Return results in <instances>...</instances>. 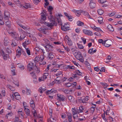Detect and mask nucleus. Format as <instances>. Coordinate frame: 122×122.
<instances>
[{"label":"nucleus","mask_w":122,"mask_h":122,"mask_svg":"<svg viewBox=\"0 0 122 122\" xmlns=\"http://www.w3.org/2000/svg\"><path fill=\"white\" fill-rule=\"evenodd\" d=\"M53 7L51 6H50L48 8V10L50 14L48 16V18L49 20L50 21L51 23H46V22H44L43 23L46 25H49L50 26H52L54 25V18L53 16L52 15V11L53 9Z\"/></svg>","instance_id":"nucleus-1"},{"label":"nucleus","mask_w":122,"mask_h":122,"mask_svg":"<svg viewBox=\"0 0 122 122\" xmlns=\"http://www.w3.org/2000/svg\"><path fill=\"white\" fill-rule=\"evenodd\" d=\"M62 16L61 14H56L55 15V19L54 20L57 21L59 25L62 24V21L60 18V17ZM54 23V25L56 24L55 20Z\"/></svg>","instance_id":"nucleus-2"},{"label":"nucleus","mask_w":122,"mask_h":122,"mask_svg":"<svg viewBox=\"0 0 122 122\" xmlns=\"http://www.w3.org/2000/svg\"><path fill=\"white\" fill-rule=\"evenodd\" d=\"M44 41H46V43H47V45L45 46V47L47 51L49 52V51L50 52L51 51H53V46L48 44L49 43V41L47 39H45Z\"/></svg>","instance_id":"nucleus-3"},{"label":"nucleus","mask_w":122,"mask_h":122,"mask_svg":"<svg viewBox=\"0 0 122 122\" xmlns=\"http://www.w3.org/2000/svg\"><path fill=\"white\" fill-rule=\"evenodd\" d=\"M76 58L79 60L81 62H83L84 60L82 56V55L80 52H77V55L75 56Z\"/></svg>","instance_id":"nucleus-4"},{"label":"nucleus","mask_w":122,"mask_h":122,"mask_svg":"<svg viewBox=\"0 0 122 122\" xmlns=\"http://www.w3.org/2000/svg\"><path fill=\"white\" fill-rule=\"evenodd\" d=\"M10 33H11L13 35H16V36L15 37L16 38H17L18 37H18L19 39H20V40H22L23 39L25 38L26 36L23 33L21 34L20 36H19L18 35L17 33H14L13 32H11Z\"/></svg>","instance_id":"nucleus-5"},{"label":"nucleus","mask_w":122,"mask_h":122,"mask_svg":"<svg viewBox=\"0 0 122 122\" xmlns=\"http://www.w3.org/2000/svg\"><path fill=\"white\" fill-rule=\"evenodd\" d=\"M60 25H61V29L62 30L66 31L69 30V25L67 24H65L64 25H63L62 23V24Z\"/></svg>","instance_id":"nucleus-6"},{"label":"nucleus","mask_w":122,"mask_h":122,"mask_svg":"<svg viewBox=\"0 0 122 122\" xmlns=\"http://www.w3.org/2000/svg\"><path fill=\"white\" fill-rule=\"evenodd\" d=\"M57 97L59 100L62 102L65 101V97L63 95L60 94H57Z\"/></svg>","instance_id":"nucleus-7"},{"label":"nucleus","mask_w":122,"mask_h":122,"mask_svg":"<svg viewBox=\"0 0 122 122\" xmlns=\"http://www.w3.org/2000/svg\"><path fill=\"white\" fill-rule=\"evenodd\" d=\"M83 31L85 34L89 36H92L93 34L92 32L90 30L84 29L83 30Z\"/></svg>","instance_id":"nucleus-8"},{"label":"nucleus","mask_w":122,"mask_h":122,"mask_svg":"<svg viewBox=\"0 0 122 122\" xmlns=\"http://www.w3.org/2000/svg\"><path fill=\"white\" fill-rule=\"evenodd\" d=\"M56 90L54 89H52L50 90H47L46 92V95L51 94L55 93L56 92Z\"/></svg>","instance_id":"nucleus-9"},{"label":"nucleus","mask_w":122,"mask_h":122,"mask_svg":"<svg viewBox=\"0 0 122 122\" xmlns=\"http://www.w3.org/2000/svg\"><path fill=\"white\" fill-rule=\"evenodd\" d=\"M89 5L91 9L94 8L96 6V3L93 1H90Z\"/></svg>","instance_id":"nucleus-10"},{"label":"nucleus","mask_w":122,"mask_h":122,"mask_svg":"<svg viewBox=\"0 0 122 122\" xmlns=\"http://www.w3.org/2000/svg\"><path fill=\"white\" fill-rule=\"evenodd\" d=\"M46 13L44 12L41 14V18L42 20H43V21H44L46 19Z\"/></svg>","instance_id":"nucleus-11"},{"label":"nucleus","mask_w":122,"mask_h":122,"mask_svg":"<svg viewBox=\"0 0 122 122\" xmlns=\"http://www.w3.org/2000/svg\"><path fill=\"white\" fill-rule=\"evenodd\" d=\"M88 100V99L86 97L82 98L81 97L79 99V101L80 102H81L83 103H85L87 102V101Z\"/></svg>","instance_id":"nucleus-12"},{"label":"nucleus","mask_w":122,"mask_h":122,"mask_svg":"<svg viewBox=\"0 0 122 122\" xmlns=\"http://www.w3.org/2000/svg\"><path fill=\"white\" fill-rule=\"evenodd\" d=\"M23 50L21 49L19 50H17L16 51V55L17 57H19L22 53H23L22 51Z\"/></svg>","instance_id":"nucleus-13"},{"label":"nucleus","mask_w":122,"mask_h":122,"mask_svg":"<svg viewBox=\"0 0 122 122\" xmlns=\"http://www.w3.org/2000/svg\"><path fill=\"white\" fill-rule=\"evenodd\" d=\"M48 56L47 58L48 59L51 60L54 58V56L53 55L52 53L51 52H49L48 53Z\"/></svg>","instance_id":"nucleus-14"},{"label":"nucleus","mask_w":122,"mask_h":122,"mask_svg":"<svg viewBox=\"0 0 122 122\" xmlns=\"http://www.w3.org/2000/svg\"><path fill=\"white\" fill-rule=\"evenodd\" d=\"M18 41L16 40H13L12 41V43L11 45L13 47H14L17 45Z\"/></svg>","instance_id":"nucleus-15"},{"label":"nucleus","mask_w":122,"mask_h":122,"mask_svg":"<svg viewBox=\"0 0 122 122\" xmlns=\"http://www.w3.org/2000/svg\"><path fill=\"white\" fill-rule=\"evenodd\" d=\"M9 43V38L7 37H5L4 38V45L5 46H7Z\"/></svg>","instance_id":"nucleus-16"},{"label":"nucleus","mask_w":122,"mask_h":122,"mask_svg":"<svg viewBox=\"0 0 122 122\" xmlns=\"http://www.w3.org/2000/svg\"><path fill=\"white\" fill-rule=\"evenodd\" d=\"M48 27H49V29L50 30H51L52 29V27L54 25L52 26H50L49 25H48ZM46 29L45 30H44V31L43 32V33L44 34H46L47 35H48L50 33V31L48 30V29Z\"/></svg>","instance_id":"nucleus-17"},{"label":"nucleus","mask_w":122,"mask_h":122,"mask_svg":"<svg viewBox=\"0 0 122 122\" xmlns=\"http://www.w3.org/2000/svg\"><path fill=\"white\" fill-rule=\"evenodd\" d=\"M67 118L69 121L70 122H73L72 120V116L71 113H68L67 114Z\"/></svg>","instance_id":"nucleus-18"},{"label":"nucleus","mask_w":122,"mask_h":122,"mask_svg":"<svg viewBox=\"0 0 122 122\" xmlns=\"http://www.w3.org/2000/svg\"><path fill=\"white\" fill-rule=\"evenodd\" d=\"M24 111L26 115L27 116H29L30 115V112L29 110L26 108L25 107H24Z\"/></svg>","instance_id":"nucleus-19"},{"label":"nucleus","mask_w":122,"mask_h":122,"mask_svg":"<svg viewBox=\"0 0 122 122\" xmlns=\"http://www.w3.org/2000/svg\"><path fill=\"white\" fill-rule=\"evenodd\" d=\"M66 68L69 70H74L75 69V67L74 66H73L68 65L66 66Z\"/></svg>","instance_id":"nucleus-20"},{"label":"nucleus","mask_w":122,"mask_h":122,"mask_svg":"<svg viewBox=\"0 0 122 122\" xmlns=\"http://www.w3.org/2000/svg\"><path fill=\"white\" fill-rule=\"evenodd\" d=\"M72 112L73 114H79V112L78 111V110L77 108H72Z\"/></svg>","instance_id":"nucleus-21"},{"label":"nucleus","mask_w":122,"mask_h":122,"mask_svg":"<svg viewBox=\"0 0 122 122\" xmlns=\"http://www.w3.org/2000/svg\"><path fill=\"white\" fill-rule=\"evenodd\" d=\"M75 72L76 73L77 75L79 76H82L83 75L84 73L81 72L79 70H76L75 71Z\"/></svg>","instance_id":"nucleus-22"},{"label":"nucleus","mask_w":122,"mask_h":122,"mask_svg":"<svg viewBox=\"0 0 122 122\" xmlns=\"http://www.w3.org/2000/svg\"><path fill=\"white\" fill-rule=\"evenodd\" d=\"M2 56L4 59L5 60H6L7 58H9V55L5 54V53L2 55Z\"/></svg>","instance_id":"nucleus-23"},{"label":"nucleus","mask_w":122,"mask_h":122,"mask_svg":"<svg viewBox=\"0 0 122 122\" xmlns=\"http://www.w3.org/2000/svg\"><path fill=\"white\" fill-rule=\"evenodd\" d=\"M107 28L110 31H114V29L112 27V26L110 25H108L107 27Z\"/></svg>","instance_id":"nucleus-24"},{"label":"nucleus","mask_w":122,"mask_h":122,"mask_svg":"<svg viewBox=\"0 0 122 122\" xmlns=\"http://www.w3.org/2000/svg\"><path fill=\"white\" fill-rule=\"evenodd\" d=\"M21 7L26 9H27L28 8L30 7V5L29 4H26L25 5H22Z\"/></svg>","instance_id":"nucleus-25"},{"label":"nucleus","mask_w":122,"mask_h":122,"mask_svg":"<svg viewBox=\"0 0 122 122\" xmlns=\"http://www.w3.org/2000/svg\"><path fill=\"white\" fill-rule=\"evenodd\" d=\"M5 24L9 28L11 27V22L9 21H5Z\"/></svg>","instance_id":"nucleus-26"},{"label":"nucleus","mask_w":122,"mask_h":122,"mask_svg":"<svg viewBox=\"0 0 122 122\" xmlns=\"http://www.w3.org/2000/svg\"><path fill=\"white\" fill-rule=\"evenodd\" d=\"M77 77H76V74L74 76L69 78L68 79V80L70 81H71L73 80V79L74 78L75 79H76V78Z\"/></svg>","instance_id":"nucleus-27"},{"label":"nucleus","mask_w":122,"mask_h":122,"mask_svg":"<svg viewBox=\"0 0 122 122\" xmlns=\"http://www.w3.org/2000/svg\"><path fill=\"white\" fill-rule=\"evenodd\" d=\"M107 40V41L106 43L105 44V46L107 47H108L111 45L110 43L111 41H110Z\"/></svg>","instance_id":"nucleus-28"},{"label":"nucleus","mask_w":122,"mask_h":122,"mask_svg":"<svg viewBox=\"0 0 122 122\" xmlns=\"http://www.w3.org/2000/svg\"><path fill=\"white\" fill-rule=\"evenodd\" d=\"M6 86L7 87H8L11 91H13L15 90V88L9 85H7Z\"/></svg>","instance_id":"nucleus-29"},{"label":"nucleus","mask_w":122,"mask_h":122,"mask_svg":"<svg viewBox=\"0 0 122 122\" xmlns=\"http://www.w3.org/2000/svg\"><path fill=\"white\" fill-rule=\"evenodd\" d=\"M77 24L78 26H83L84 24L83 22L80 21H79L77 22Z\"/></svg>","instance_id":"nucleus-30"},{"label":"nucleus","mask_w":122,"mask_h":122,"mask_svg":"<svg viewBox=\"0 0 122 122\" xmlns=\"http://www.w3.org/2000/svg\"><path fill=\"white\" fill-rule=\"evenodd\" d=\"M11 71L13 73V75L14 76L15 75V67H13L11 68Z\"/></svg>","instance_id":"nucleus-31"},{"label":"nucleus","mask_w":122,"mask_h":122,"mask_svg":"<svg viewBox=\"0 0 122 122\" xmlns=\"http://www.w3.org/2000/svg\"><path fill=\"white\" fill-rule=\"evenodd\" d=\"M79 113L80 112H82V111L84 110V109L83 108V106H80L79 108V109H77Z\"/></svg>","instance_id":"nucleus-32"},{"label":"nucleus","mask_w":122,"mask_h":122,"mask_svg":"<svg viewBox=\"0 0 122 122\" xmlns=\"http://www.w3.org/2000/svg\"><path fill=\"white\" fill-rule=\"evenodd\" d=\"M4 15L5 16H10V14L7 10H5Z\"/></svg>","instance_id":"nucleus-33"},{"label":"nucleus","mask_w":122,"mask_h":122,"mask_svg":"<svg viewBox=\"0 0 122 122\" xmlns=\"http://www.w3.org/2000/svg\"><path fill=\"white\" fill-rule=\"evenodd\" d=\"M84 15L87 18H89L91 19V17L90 15L87 12H84Z\"/></svg>","instance_id":"nucleus-34"},{"label":"nucleus","mask_w":122,"mask_h":122,"mask_svg":"<svg viewBox=\"0 0 122 122\" xmlns=\"http://www.w3.org/2000/svg\"><path fill=\"white\" fill-rule=\"evenodd\" d=\"M39 57V60H40V61H43V60L44 58V56L43 55H41L38 56Z\"/></svg>","instance_id":"nucleus-35"},{"label":"nucleus","mask_w":122,"mask_h":122,"mask_svg":"<svg viewBox=\"0 0 122 122\" xmlns=\"http://www.w3.org/2000/svg\"><path fill=\"white\" fill-rule=\"evenodd\" d=\"M103 18L101 17H99L98 18V21L99 23L101 24L103 22Z\"/></svg>","instance_id":"nucleus-36"},{"label":"nucleus","mask_w":122,"mask_h":122,"mask_svg":"<svg viewBox=\"0 0 122 122\" xmlns=\"http://www.w3.org/2000/svg\"><path fill=\"white\" fill-rule=\"evenodd\" d=\"M49 74L47 73H44L43 75L42 76L44 79H46L47 78V77L48 76Z\"/></svg>","instance_id":"nucleus-37"},{"label":"nucleus","mask_w":122,"mask_h":122,"mask_svg":"<svg viewBox=\"0 0 122 122\" xmlns=\"http://www.w3.org/2000/svg\"><path fill=\"white\" fill-rule=\"evenodd\" d=\"M97 12L99 15H101L104 12L103 10H102L99 9L97 10Z\"/></svg>","instance_id":"nucleus-38"},{"label":"nucleus","mask_w":122,"mask_h":122,"mask_svg":"<svg viewBox=\"0 0 122 122\" xmlns=\"http://www.w3.org/2000/svg\"><path fill=\"white\" fill-rule=\"evenodd\" d=\"M68 99L70 102H72L74 99V97L73 96H68Z\"/></svg>","instance_id":"nucleus-39"},{"label":"nucleus","mask_w":122,"mask_h":122,"mask_svg":"<svg viewBox=\"0 0 122 122\" xmlns=\"http://www.w3.org/2000/svg\"><path fill=\"white\" fill-rule=\"evenodd\" d=\"M32 111L33 116L34 117L36 116L37 115V113L36 111L34 109H32Z\"/></svg>","instance_id":"nucleus-40"},{"label":"nucleus","mask_w":122,"mask_h":122,"mask_svg":"<svg viewBox=\"0 0 122 122\" xmlns=\"http://www.w3.org/2000/svg\"><path fill=\"white\" fill-rule=\"evenodd\" d=\"M6 52H7L9 54L11 53L12 52L10 49L8 48H7L6 49Z\"/></svg>","instance_id":"nucleus-41"},{"label":"nucleus","mask_w":122,"mask_h":122,"mask_svg":"<svg viewBox=\"0 0 122 122\" xmlns=\"http://www.w3.org/2000/svg\"><path fill=\"white\" fill-rule=\"evenodd\" d=\"M69 21H71L73 20V17L70 15H69L67 17Z\"/></svg>","instance_id":"nucleus-42"},{"label":"nucleus","mask_w":122,"mask_h":122,"mask_svg":"<svg viewBox=\"0 0 122 122\" xmlns=\"http://www.w3.org/2000/svg\"><path fill=\"white\" fill-rule=\"evenodd\" d=\"M81 12L79 11H76L75 14L76 15L78 16L81 14Z\"/></svg>","instance_id":"nucleus-43"},{"label":"nucleus","mask_w":122,"mask_h":122,"mask_svg":"<svg viewBox=\"0 0 122 122\" xmlns=\"http://www.w3.org/2000/svg\"><path fill=\"white\" fill-rule=\"evenodd\" d=\"M46 29V28L43 27H41L39 29V30L41 31V32L43 33Z\"/></svg>","instance_id":"nucleus-44"},{"label":"nucleus","mask_w":122,"mask_h":122,"mask_svg":"<svg viewBox=\"0 0 122 122\" xmlns=\"http://www.w3.org/2000/svg\"><path fill=\"white\" fill-rule=\"evenodd\" d=\"M73 117L74 119H77L78 118L77 114H73Z\"/></svg>","instance_id":"nucleus-45"},{"label":"nucleus","mask_w":122,"mask_h":122,"mask_svg":"<svg viewBox=\"0 0 122 122\" xmlns=\"http://www.w3.org/2000/svg\"><path fill=\"white\" fill-rule=\"evenodd\" d=\"M64 39L65 40H66L67 41V40L68 41H70L71 40V39L67 36H65L64 38Z\"/></svg>","instance_id":"nucleus-46"},{"label":"nucleus","mask_w":122,"mask_h":122,"mask_svg":"<svg viewBox=\"0 0 122 122\" xmlns=\"http://www.w3.org/2000/svg\"><path fill=\"white\" fill-rule=\"evenodd\" d=\"M39 56H37L35 58V60H34V61H36L37 62H38L40 61V60H39Z\"/></svg>","instance_id":"nucleus-47"},{"label":"nucleus","mask_w":122,"mask_h":122,"mask_svg":"<svg viewBox=\"0 0 122 122\" xmlns=\"http://www.w3.org/2000/svg\"><path fill=\"white\" fill-rule=\"evenodd\" d=\"M19 68L21 70H22L24 68V67L22 64H20L19 66Z\"/></svg>","instance_id":"nucleus-48"},{"label":"nucleus","mask_w":122,"mask_h":122,"mask_svg":"<svg viewBox=\"0 0 122 122\" xmlns=\"http://www.w3.org/2000/svg\"><path fill=\"white\" fill-rule=\"evenodd\" d=\"M44 79L43 78V77L42 76L39 77L38 79V81L39 82H41L42 81H44Z\"/></svg>","instance_id":"nucleus-49"},{"label":"nucleus","mask_w":122,"mask_h":122,"mask_svg":"<svg viewBox=\"0 0 122 122\" xmlns=\"http://www.w3.org/2000/svg\"><path fill=\"white\" fill-rule=\"evenodd\" d=\"M77 45L78 46V48L80 49H83V47L82 45L79 44L78 43H77Z\"/></svg>","instance_id":"nucleus-50"},{"label":"nucleus","mask_w":122,"mask_h":122,"mask_svg":"<svg viewBox=\"0 0 122 122\" xmlns=\"http://www.w3.org/2000/svg\"><path fill=\"white\" fill-rule=\"evenodd\" d=\"M18 25L20 26L22 28L24 29L25 30L26 29V27L22 25L21 24H19Z\"/></svg>","instance_id":"nucleus-51"},{"label":"nucleus","mask_w":122,"mask_h":122,"mask_svg":"<svg viewBox=\"0 0 122 122\" xmlns=\"http://www.w3.org/2000/svg\"><path fill=\"white\" fill-rule=\"evenodd\" d=\"M18 112L19 115H21L22 117H23L24 113L23 112H22V111H18Z\"/></svg>","instance_id":"nucleus-52"},{"label":"nucleus","mask_w":122,"mask_h":122,"mask_svg":"<svg viewBox=\"0 0 122 122\" xmlns=\"http://www.w3.org/2000/svg\"><path fill=\"white\" fill-rule=\"evenodd\" d=\"M65 84L66 87H69L71 86H72V84H71L70 83H66Z\"/></svg>","instance_id":"nucleus-53"},{"label":"nucleus","mask_w":122,"mask_h":122,"mask_svg":"<svg viewBox=\"0 0 122 122\" xmlns=\"http://www.w3.org/2000/svg\"><path fill=\"white\" fill-rule=\"evenodd\" d=\"M102 85L103 86L105 89V88H107L108 86L107 84L106 83H102Z\"/></svg>","instance_id":"nucleus-54"},{"label":"nucleus","mask_w":122,"mask_h":122,"mask_svg":"<svg viewBox=\"0 0 122 122\" xmlns=\"http://www.w3.org/2000/svg\"><path fill=\"white\" fill-rule=\"evenodd\" d=\"M50 121L51 122H55L56 121V119L55 118L51 117L50 118Z\"/></svg>","instance_id":"nucleus-55"},{"label":"nucleus","mask_w":122,"mask_h":122,"mask_svg":"<svg viewBox=\"0 0 122 122\" xmlns=\"http://www.w3.org/2000/svg\"><path fill=\"white\" fill-rule=\"evenodd\" d=\"M27 69L28 70L30 71L31 70H33V67H30V65H28Z\"/></svg>","instance_id":"nucleus-56"},{"label":"nucleus","mask_w":122,"mask_h":122,"mask_svg":"<svg viewBox=\"0 0 122 122\" xmlns=\"http://www.w3.org/2000/svg\"><path fill=\"white\" fill-rule=\"evenodd\" d=\"M34 78H35L34 79L33 82L34 83L36 84L37 82V79L36 78V77L35 76H34Z\"/></svg>","instance_id":"nucleus-57"},{"label":"nucleus","mask_w":122,"mask_h":122,"mask_svg":"<svg viewBox=\"0 0 122 122\" xmlns=\"http://www.w3.org/2000/svg\"><path fill=\"white\" fill-rule=\"evenodd\" d=\"M15 98L16 99L18 100H20L21 99L20 96V95H19L15 97Z\"/></svg>","instance_id":"nucleus-58"},{"label":"nucleus","mask_w":122,"mask_h":122,"mask_svg":"<svg viewBox=\"0 0 122 122\" xmlns=\"http://www.w3.org/2000/svg\"><path fill=\"white\" fill-rule=\"evenodd\" d=\"M108 120L111 122H112L113 121V118L110 116H109L108 117Z\"/></svg>","instance_id":"nucleus-59"},{"label":"nucleus","mask_w":122,"mask_h":122,"mask_svg":"<svg viewBox=\"0 0 122 122\" xmlns=\"http://www.w3.org/2000/svg\"><path fill=\"white\" fill-rule=\"evenodd\" d=\"M81 39L82 41L83 42V43L84 44H85L86 43V39L85 38L83 37H81Z\"/></svg>","instance_id":"nucleus-60"},{"label":"nucleus","mask_w":122,"mask_h":122,"mask_svg":"<svg viewBox=\"0 0 122 122\" xmlns=\"http://www.w3.org/2000/svg\"><path fill=\"white\" fill-rule=\"evenodd\" d=\"M67 43L68 45L70 46H71L72 45L73 43L71 40L70 41H69L67 42Z\"/></svg>","instance_id":"nucleus-61"},{"label":"nucleus","mask_w":122,"mask_h":122,"mask_svg":"<svg viewBox=\"0 0 122 122\" xmlns=\"http://www.w3.org/2000/svg\"><path fill=\"white\" fill-rule=\"evenodd\" d=\"M1 92L2 95H3L4 96H5V92L4 88L2 90Z\"/></svg>","instance_id":"nucleus-62"},{"label":"nucleus","mask_w":122,"mask_h":122,"mask_svg":"<svg viewBox=\"0 0 122 122\" xmlns=\"http://www.w3.org/2000/svg\"><path fill=\"white\" fill-rule=\"evenodd\" d=\"M23 43L26 44L28 45L30 43V41L29 40H26L25 42H24Z\"/></svg>","instance_id":"nucleus-63"},{"label":"nucleus","mask_w":122,"mask_h":122,"mask_svg":"<svg viewBox=\"0 0 122 122\" xmlns=\"http://www.w3.org/2000/svg\"><path fill=\"white\" fill-rule=\"evenodd\" d=\"M90 27L93 30H95L96 28V27L95 25L92 24L91 25Z\"/></svg>","instance_id":"nucleus-64"}]
</instances>
